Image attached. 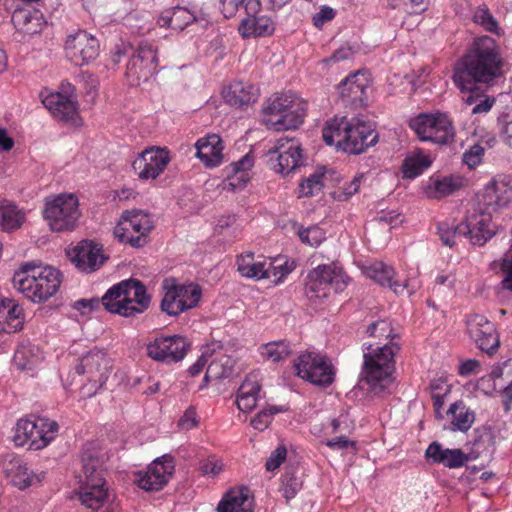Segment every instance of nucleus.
<instances>
[{"instance_id": "24", "label": "nucleus", "mask_w": 512, "mask_h": 512, "mask_svg": "<svg viewBox=\"0 0 512 512\" xmlns=\"http://www.w3.org/2000/svg\"><path fill=\"white\" fill-rule=\"evenodd\" d=\"M424 458L430 465H442L449 469L461 468L469 461L468 455L461 449L446 448L438 441L428 445Z\"/></svg>"}, {"instance_id": "62", "label": "nucleus", "mask_w": 512, "mask_h": 512, "mask_svg": "<svg viewBox=\"0 0 512 512\" xmlns=\"http://www.w3.org/2000/svg\"><path fill=\"white\" fill-rule=\"evenodd\" d=\"M301 486V482L295 476L284 475L281 480L280 491L286 500H290L296 496Z\"/></svg>"}, {"instance_id": "1", "label": "nucleus", "mask_w": 512, "mask_h": 512, "mask_svg": "<svg viewBox=\"0 0 512 512\" xmlns=\"http://www.w3.org/2000/svg\"><path fill=\"white\" fill-rule=\"evenodd\" d=\"M367 334L379 340H389L383 345L364 344L362 380L372 393L380 394L393 384L394 357L399 347L393 342L394 329L388 320L381 319L371 323Z\"/></svg>"}, {"instance_id": "33", "label": "nucleus", "mask_w": 512, "mask_h": 512, "mask_svg": "<svg viewBox=\"0 0 512 512\" xmlns=\"http://www.w3.org/2000/svg\"><path fill=\"white\" fill-rule=\"evenodd\" d=\"M107 312L128 317V279L110 287L101 298Z\"/></svg>"}, {"instance_id": "52", "label": "nucleus", "mask_w": 512, "mask_h": 512, "mask_svg": "<svg viewBox=\"0 0 512 512\" xmlns=\"http://www.w3.org/2000/svg\"><path fill=\"white\" fill-rule=\"evenodd\" d=\"M23 219V213L14 204L2 203L0 205V228L3 231L19 228Z\"/></svg>"}, {"instance_id": "18", "label": "nucleus", "mask_w": 512, "mask_h": 512, "mask_svg": "<svg viewBox=\"0 0 512 512\" xmlns=\"http://www.w3.org/2000/svg\"><path fill=\"white\" fill-rule=\"evenodd\" d=\"M190 347L189 341L181 335L156 338L147 346L150 358L167 364L184 359Z\"/></svg>"}, {"instance_id": "21", "label": "nucleus", "mask_w": 512, "mask_h": 512, "mask_svg": "<svg viewBox=\"0 0 512 512\" xmlns=\"http://www.w3.org/2000/svg\"><path fill=\"white\" fill-rule=\"evenodd\" d=\"M174 471V463L170 456L163 455L155 459L146 471L135 473V482L146 491H158L169 481Z\"/></svg>"}, {"instance_id": "39", "label": "nucleus", "mask_w": 512, "mask_h": 512, "mask_svg": "<svg viewBox=\"0 0 512 512\" xmlns=\"http://www.w3.org/2000/svg\"><path fill=\"white\" fill-rule=\"evenodd\" d=\"M450 420V430L467 432L475 421V414L463 401H456L447 410Z\"/></svg>"}, {"instance_id": "48", "label": "nucleus", "mask_w": 512, "mask_h": 512, "mask_svg": "<svg viewBox=\"0 0 512 512\" xmlns=\"http://www.w3.org/2000/svg\"><path fill=\"white\" fill-rule=\"evenodd\" d=\"M219 10L225 18L235 17L238 13H259V0H219Z\"/></svg>"}, {"instance_id": "3", "label": "nucleus", "mask_w": 512, "mask_h": 512, "mask_svg": "<svg viewBox=\"0 0 512 512\" xmlns=\"http://www.w3.org/2000/svg\"><path fill=\"white\" fill-rule=\"evenodd\" d=\"M322 136L327 145L349 154H360L378 140L373 125L360 117H334L325 124Z\"/></svg>"}, {"instance_id": "44", "label": "nucleus", "mask_w": 512, "mask_h": 512, "mask_svg": "<svg viewBox=\"0 0 512 512\" xmlns=\"http://www.w3.org/2000/svg\"><path fill=\"white\" fill-rule=\"evenodd\" d=\"M43 359L38 346L29 341L21 342L14 353V364L19 370H30Z\"/></svg>"}, {"instance_id": "19", "label": "nucleus", "mask_w": 512, "mask_h": 512, "mask_svg": "<svg viewBox=\"0 0 512 512\" xmlns=\"http://www.w3.org/2000/svg\"><path fill=\"white\" fill-rule=\"evenodd\" d=\"M99 51V41L84 30L69 35L65 42L66 55L75 65L89 64L98 57Z\"/></svg>"}, {"instance_id": "14", "label": "nucleus", "mask_w": 512, "mask_h": 512, "mask_svg": "<svg viewBox=\"0 0 512 512\" xmlns=\"http://www.w3.org/2000/svg\"><path fill=\"white\" fill-rule=\"evenodd\" d=\"M478 206L495 212L512 203V177L499 174L489 180L476 194Z\"/></svg>"}, {"instance_id": "55", "label": "nucleus", "mask_w": 512, "mask_h": 512, "mask_svg": "<svg viewBox=\"0 0 512 512\" xmlns=\"http://www.w3.org/2000/svg\"><path fill=\"white\" fill-rule=\"evenodd\" d=\"M297 234L302 243L315 247L326 239L325 231L317 225L299 228Z\"/></svg>"}, {"instance_id": "64", "label": "nucleus", "mask_w": 512, "mask_h": 512, "mask_svg": "<svg viewBox=\"0 0 512 512\" xmlns=\"http://www.w3.org/2000/svg\"><path fill=\"white\" fill-rule=\"evenodd\" d=\"M224 469V464L221 459L216 456H209L201 465L200 470L205 476L215 477Z\"/></svg>"}, {"instance_id": "31", "label": "nucleus", "mask_w": 512, "mask_h": 512, "mask_svg": "<svg viewBox=\"0 0 512 512\" xmlns=\"http://www.w3.org/2000/svg\"><path fill=\"white\" fill-rule=\"evenodd\" d=\"M258 14H245L238 27V32L243 38L267 37L274 33V21L266 15Z\"/></svg>"}, {"instance_id": "35", "label": "nucleus", "mask_w": 512, "mask_h": 512, "mask_svg": "<svg viewBox=\"0 0 512 512\" xmlns=\"http://www.w3.org/2000/svg\"><path fill=\"white\" fill-rule=\"evenodd\" d=\"M254 166V156L251 153L245 154L238 161L228 167V187L235 191L246 186L250 180V171Z\"/></svg>"}, {"instance_id": "25", "label": "nucleus", "mask_w": 512, "mask_h": 512, "mask_svg": "<svg viewBox=\"0 0 512 512\" xmlns=\"http://www.w3.org/2000/svg\"><path fill=\"white\" fill-rule=\"evenodd\" d=\"M11 21L19 33L28 36L40 33L46 24L43 13L29 4L16 7Z\"/></svg>"}, {"instance_id": "45", "label": "nucleus", "mask_w": 512, "mask_h": 512, "mask_svg": "<svg viewBox=\"0 0 512 512\" xmlns=\"http://www.w3.org/2000/svg\"><path fill=\"white\" fill-rule=\"evenodd\" d=\"M239 273L252 279H265L266 258L255 257L253 253L242 254L237 259Z\"/></svg>"}, {"instance_id": "37", "label": "nucleus", "mask_w": 512, "mask_h": 512, "mask_svg": "<svg viewBox=\"0 0 512 512\" xmlns=\"http://www.w3.org/2000/svg\"><path fill=\"white\" fill-rule=\"evenodd\" d=\"M260 392L259 374L250 373L242 382L237 393V406L243 412L255 408Z\"/></svg>"}, {"instance_id": "6", "label": "nucleus", "mask_w": 512, "mask_h": 512, "mask_svg": "<svg viewBox=\"0 0 512 512\" xmlns=\"http://www.w3.org/2000/svg\"><path fill=\"white\" fill-rule=\"evenodd\" d=\"M112 366V359L100 349H92L80 358L75 371L79 376L85 378V382L81 386L83 397L94 396L104 386Z\"/></svg>"}, {"instance_id": "20", "label": "nucleus", "mask_w": 512, "mask_h": 512, "mask_svg": "<svg viewBox=\"0 0 512 512\" xmlns=\"http://www.w3.org/2000/svg\"><path fill=\"white\" fill-rule=\"evenodd\" d=\"M364 274L379 285L389 287L396 294H402L406 290L409 295H412L420 288L416 273H413L404 281L394 280V269L382 262L372 263L365 268Z\"/></svg>"}, {"instance_id": "42", "label": "nucleus", "mask_w": 512, "mask_h": 512, "mask_svg": "<svg viewBox=\"0 0 512 512\" xmlns=\"http://www.w3.org/2000/svg\"><path fill=\"white\" fill-rule=\"evenodd\" d=\"M432 164L431 157L422 150H415L408 153L402 163L401 171L403 178L414 179L420 176L424 170Z\"/></svg>"}, {"instance_id": "51", "label": "nucleus", "mask_w": 512, "mask_h": 512, "mask_svg": "<svg viewBox=\"0 0 512 512\" xmlns=\"http://www.w3.org/2000/svg\"><path fill=\"white\" fill-rule=\"evenodd\" d=\"M325 183V169L317 168L312 174L304 178L298 188L299 197H312L321 192Z\"/></svg>"}, {"instance_id": "58", "label": "nucleus", "mask_w": 512, "mask_h": 512, "mask_svg": "<svg viewBox=\"0 0 512 512\" xmlns=\"http://www.w3.org/2000/svg\"><path fill=\"white\" fill-rule=\"evenodd\" d=\"M363 175H356L353 180L349 183H345L343 186L337 188L332 193V197L337 201H346L355 193L358 192Z\"/></svg>"}, {"instance_id": "61", "label": "nucleus", "mask_w": 512, "mask_h": 512, "mask_svg": "<svg viewBox=\"0 0 512 512\" xmlns=\"http://www.w3.org/2000/svg\"><path fill=\"white\" fill-rule=\"evenodd\" d=\"M500 136L503 141L512 147V106L507 108L498 118Z\"/></svg>"}, {"instance_id": "29", "label": "nucleus", "mask_w": 512, "mask_h": 512, "mask_svg": "<svg viewBox=\"0 0 512 512\" xmlns=\"http://www.w3.org/2000/svg\"><path fill=\"white\" fill-rule=\"evenodd\" d=\"M462 186V178L454 175L433 174L422 183L423 194L429 199L448 196Z\"/></svg>"}, {"instance_id": "56", "label": "nucleus", "mask_w": 512, "mask_h": 512, "mask_svg": "<svg viewBox=\"0 0 512 512\" xmlns=\"http://www.w3.org/2000/svg\"><path fill=\"white\" fill-rule=\"evenodd\" d=\"M438 233L443 244L448 247L455 246L457 239L464 237L463 233L460 232V224L451 225L447 222L440 223L438 225Z\"/></svg>"}, {"instance_id": "49", "label": "nucleus", "mask_w": 512, "mask_h": 512, "mask_svg": "<svg viewBox=\"0 0 512 512\" xmlns=\"http://www.w3.org/2000/svg\"><path fill=\"white\" fill-rule=\"evenodd\" d=\"M130 317L136 314L144 313L151 304V295L146 287L137 279L130 278Z\"/></svg>"}, {"instance_id": "17", "label": "nucleus", "mask_w": 512, "mask_h": 512, "mask_svg": "<svg viewBox=\"0 0 512 512\" xmlns=\"http://www.w3.org/2000/svg\"><path fill=\"white\" fill-rule=\"evenodd\" d=\"M171 161L167 149L151 147L142 151L133 161L132 167L141 181L157 179Z\"/></svg>"}, {"instance_id": "30", "label": "nucleus", "mask_w": 512, "mask_h": 512, "mask_svg": "<svg viewBox=\"0 0 512 512\" xmlns=\"http://www.w3.org/2000/svg\"><path fill=\"white\" fill-rule=\"evenodd\" d=\"M42 103L59 121H74L78 116L77 102L62 93H49L43 97Z\"/></svg>"}, {"instance_id": "47", "label": "nucleus", "mask_w": 512, "mask_h": 512, "mask_svg": "<svg viewBox=\"0 0 512 512\" xmlns=\"http://www.w3.org/2000/svg\"><path fill=\"white\" fill-rule=\"evenodd\" d=\"M353 423L347 414H340L336 418L328 420L326 423L314 425L311 429L312 433L318 437H330L332 435H344L351 431Z\"/></svg>"}, {"instance_id": "40", "label": "nucleus", "mask_w": 512, "mask_h": 512, "mask_svg": "<svg viewBox=\"0 0 512 512\" xmlns=\"http://www.w3.org/2000/svg\"><path fill=\"white\" fill-rule=\"evenodd\" d=\"M224 97L230 104L242 107L257 101L259 88L253 84L235 82L225 92Z\"/></svg>"}, {"instance_id": "12", "label": "nucleus", "mask_w": 512, "mask_h": 512, "mask_svg": "<svg viewBox=\"0 0 512 512\" xmlns=\"http://www.w3.org/2000/svg\"><path fill=\"white\" fill-rule=\"evenodd\" d=\"M266 156L270 169L282 176L288 175L303 163L302 146L295 138L277 139Z\"/></svg>"}, {"instance_id": "53", "label": "nucleus", "mask_w": 512, "mask_h": 512, "mask_svg": "<svg viewBox=\"0 0 512 512\" xmlns=\"http://www.w3.org/2000/svg\"><path fill=\"white\" fill-rule=\"evenodd\" d=\"M157 56L152 44L141 43L136 55L133 56V66L139 65L141 69H147L150 73L155 70Z\"/></svg>"}, {"instance_id": "11", "label": "nucleus", "mask_w": 512, "mask_h": 512, "mask_svg": "<svg viewBox=\"0 0 512 512\" xmlns=\"http://www.w3.org/2000/svg\"><path fill=\"white\" fill-rule=\"evenodd\" d=\"M163 289L161 310L173 317L196 308L202 298V288L195 283L176 284L165 280Z\"/></svg>"}, {"instance_id": "8", "label": "nucleus", "mask_w": 512, "mask_h": 512, "mask_svg": "<svg viewBox=\"0 0 512 512\" xmlns=\"http://www.w3.org/2000/svg\"><path fill=\"white\" fill-rule=\"evenodd\" d=\"M58 429V423L47 418L20 419L16 424L13 439L18 446L29 445L30 449L39 450L56 437Z\"/></svg>"}, {"instance_id": "27", "label": "nucleus", "mask_w": 512, "mask_h": 512, "mask_svg": "<svg viewBox=\"0 0 512 512\" xmlns=\"http://www.w3.org/2000/svg\"><path fill=\"white\" fill-rule=\"evenodd\" d=\"M195 156L207 168H214L222 164L224 159V144L218 134H208L199 138L195 143Z\"/></svg>"}, {"instance_id": "15", "label": "nucleus", "mask_w": 512, "mask_h": 512, "mask_svg": "<svg viewBox=\"0 0 512 512\" xmlns=\"http://www.w3.org/2000/svg\"><path fill=\"white\" fill-rule=\"evenodd\" d=\"M66 254L74 266L85 273L95 272L107 260L103 253V246L89 239L82 240L75 246L68 248Z\"/></svg>"}, {"instance_id": "32", "label": "nucleus", "mask_w": 512, "mask_h": 512, "mask_svg": "<svg viewBox=\"0 0 512 512\" xmlns=\"http://www.w3.org/2000/svg\"><path fill=\"white\" fill-rule=\"evenodd\" d=\"M4 471L11 482L19 489H25L35 482L40 483L44 478L45 473L39 475L33 474L27 467V464L20 457L13 456L5 462Z\"/></svg>"}, {"instance_id": "38", "label": "nucleus", "mask_w": 512, "mask_h": 512, "mask_svg": "<svg viewBox=\"0 0 512 512\" xmlns=\"http://www.w3.org/2000/svg\"><path fill=\"white\" fill-rule=\"evenodd\" d=\"M285 112L280 118L274 122L270 120V130L283 131L298 128L302 122L306 112V103L299 98Z\"/></svg>"}, {"instance_id": "54", "label": "nucleus", "mask_w": 512, "mask_h": 512, "mask_svg": "<svg viewBox=\"0 0 512 512\" xmlns=\"http://www.w3.org/2000/svg\"><path fill=\"white\" fill-rule=\"evenodd\" d=\"M432 399L437 413V417H440V410L443 408L446 396L450 392V385L447 381L439 378L431 383Z\"/></svg>"}, {"instance_id": "10", "label": "nucleus", "mask_w": 512, "mask_h": 512, "mask_svg": "<svg viewBox=\"0 0 512 512\" xmlns=\"http://www.w3.org/2000/svg\"><path fill=\"white\" fill-rule=\"evenodd\" d=\"M409 126L422 141L447 144L455 137L451 119L440 111L421 113L409 121Z\"/></svg>"}, {"instance_id": "5", "label": "nucleus", "mask_w": 512, "mask_h": 512, "mask_svg": "<svg viewBox=\"0 0 512 512\" xmlns=\"http://www.w3.org/2000/svg\"><path fill=\"white\" fill-rule=\"evenodd\" d=\"M82 470L78 474L79 499L83 505L98 510L107 498L103 477L104 461L98 451L84 449L81 455Z\"/></svg>"}, {"instance_id": "22", "label": "nucleus", "mask_w": 512, "mask_h": 512, "mask_svg": "<svg viewBox=\"0 0 512 512\" xmlns=\"http://www.w3.org/2000/svg\"><path fill=\"white\" fill-rule=\"evenodd\" d=\"M466 333L483 351L491 353L499 345L495 326L484 315L470 313L465 317Z\"/></svg>"}, {"instance_id": "4", "label": "nucleus", "mask_w": 512, "mask_h": 512, "mask_svg": "<svg viewBox=\"0 0 512 512\" xmlns=\"http://www.w3.org/2000/svg\"><path fill=\"white\" fill-rule=\"evenodd\" d=\"M14 287L33 302L52 297L61 284V273L54 267L26 263L13 276Z\"/></svg>"}, {"instance_id": "50", "label": "nucleus", "mask_w": 512, "mask_h": 512, "mask_svg": "<svg viewBox=\"0 0 512 512\" xmlns=\"http://www.w3.org/2000/svg\"><path fill=\"white\" fill-rule=\"evenodd\" d=\"M290 343L286 340L271 341L259 348V353L267 361L280 362L291 354Z\"/></svg>"}, {"instance_id": "36", "label": "nucleus", "mask_w": 512, "mask_h": 512, "mask_svg": "<svg viewBox=\"0 0 512 512\" xmlns=\"http://www.w3.org/2000/svg\"><path fill=\"white\" fill-rule=\"evenodd\" d=\"M22 309L13 299L0 301V331L14 333L22 329Z\"/></svg>"}, {"instance_id": "63", "label": "nucleus", "mask_w": 512, "mask_h": 512, "mask_svg": "<svg viewBox=\"0 0 512 512\" xmlns=\"http://www.w3.org/2000/svg\"><path fill=\"white\" fill-rule=\"evenodd\" d=\"M500 268L503 273L501 286L504 290L512 292V253L504 254Z\"/></svg>"}, {"instance_id": "43", "label": "nucleus", "mask_w": 512, "mask_h": 512, "mask_svg": "<svg viewBox=\"0 0 512 512\" xmlns=\"http://www.w3.org/2000/svg\"><path fill=\"white\" fill-rule=\"evenodd\" d=\"M217 510L218 512H252V500L247 491L233 489L224 495Z\"/></svg>"}, {"instance_id": "57", "label": "nucleus", "mask_w": 512, "mask_h": 512, "mask_svg": "<svg viewBox=\"0 0 512 512\" xmlns=\"http://www.w3.org/2000/svg\"><path fill=\"white\" fill-rule=\"evenodd\" d=\"M473 20L487 31L497 32L498 30V23L486 5H481L475 10Z\"/></svg>"}, {"instance_id": "41", "label": "nucleus", "mask_w": 512, "mask_h": 512, "mask_svg": "<svg viewBox=\"0 0 512 512\" xmlns=\"http://www.w3.org/2000/svg\"><path fill=\"white\" fill-rule=\"evenodd\" d=\"M496 144V138L492 134H485L480 139L469 146L462 155L463 163L469 169H475L482 162L487 149H491Z\"/></svg>"}, {"instance_id": "23", "label": "nucleus", "mask_w": 512, "mask_h": 512, "mask_svg": "<svg viewBox=\"0 0 512 512\" xmlns=\"http://www.w3.org/2000/svg\"><path fill=\"white\" fill-rule=\"evenodd\" d=\"M204 356L208 357L209 361L204 377L205 381L230 376L235 365V359L220 342L207 344L204 347Z\"/></svg>"}, {"instance_id": "59", "label": "nucleus", "mask_w": 512, "mask_h": 512, "mask_svg": "<svg viewBox=\"0 0 512 512\" xmlns=\"http://www.w3.org/2000/svg\"><path fill=\"white\" fill-rule=\"evenodd\" d=\"M172 13L174 30H183L196 19L194 13L185 7H174L172 8Z\"/></svg>"}, {"instance_id": "46", "label": "nucleus", "mask_w": 512, "mask_h": 512, "mask_svg": "<svg viewBox=\"0 0 512 512\" xmlns=\"http://www.w3.org/2000/svg\"><path fill=\"white\" fill-rule=\"evenodd\" d=\"M295 265L286 256L266 258L265 279L275 284L282 283L285 278L294 270Z\"/></svg>"}, {"instance_id": "16", "label": "nucleus", "mask_w": 512, "mask_h": 512, "mask_svg": "<svg viewBox=\"0 0 512 512\" xmlns=\"http://www.w3.org/2000/svg\"><path fill=\"white\" fill-rule=\"evenodd\" d=\"M491 212L479 206V211H467L464 221L460 223V232L473 245L482 246L495 235Z\"/></svg>"}, {"instance_id": "9", "label": "nucleus", "mask_w": 512, "mask_h": 512, "mask_svg": "<svg viewBox=\"0 0 512 512\" xmlns=\"http://www.w3.org/2000/svg\"><path fill=\"white\" fill-rule=\"evenodd\" d=\"M348 283V277L336 264L318 265L306 277L305 295L311 302L328 296L329 287L342 291Z\"/></svg>"}, {"instance_id": "28", "label": "nucleus", "mask_w": 512, "mask_h": 512, "mask_svg": "<svg viewBox=\"0 0 512 512\" xmlns=\"http://www.w3.org/2000/svg\"><path fill=\"white\" fill-rule=\"evenodd\" d=\"M155 227L154 217L144 210L130 211V246L141 248L150 239V234Z\"/></svg>"}, {"instance_id": "60", "label": "nucleus", "mask_w": 512, "mask_h": 512, "mask_svg": "<svg viewBox=\"0 0 512 512\" xmlns=\"http://www.w3.org/2000/svg\"><path fill=\"white\" fill-rule=\"evenodd\" d=\"M283 409L277 406H272L267 409L261 410L252 420L251 425L254 429L263 431L272 421L275 414L282 412Z\"/></svg>"}, {"instance_id": "13", "label": "nucleus", "mask_w": 512, "mask_h": 512, "mask_svg": "<svg viewBox=\"0 0 512 512\" xmlns=\"http://www.w3.org/2000/svg\"><path fill=\"white\" fill-rule=\"evenodd\" d=\"M294 367L297 375L318 386H328L334 381L335 371L331 360L326 356L307 351L298 356Z\"/></svg>"}, {"instance_id": "2", "label": "nucleus", "mask_w": 512, "mask_h": 512, "mask_svg": "<svg viewBox=\"0 0 512 512\" xmlns=\"http://www.w3.org/2000/svg\"><path fill=\"white\" fill-rule=\"evenodd\" d=\"M503 57L496 40L481 36L457 62L453 81L461 91H471L476 83H489L502 74Z\"/></svg>"}, {"instance_id": "26", "label": "nucleus", "mask_w": 512, "mask_h": 512, "mask_svg": "<svg viewBox=\"0 0 512 512\" xmlns=\"http://www.w3.org/2000/svg\"><path fill=\"white\" fill-rule=\"evenodd\" d=\"M369 81L361 72L347 76L338 85L340 97L348 104L366 105L368 101Z\"/></svg>"}, {"instance_id": "34", "label": "nucleus", "mask_w": 512, "mask_h": 512, "mask_svg": "<svg viewBox=\"0 0 512 512\" xmlns=\"http://www.w3.org/2000/svg\"><path fill=\"white\" fill-rule=\"evenodd\" d=\"M298 99L299 97L292 92L279 93L270 97L262 110L263 124L270 129V120L275 122L283 115L284 110Z\"/></svg>"}, {"instance_id": "7", "label": "nucleus", "mask_w": 512, "mask_h": 512, "mask_svg": "<svg viewBox=\"0 0 512 512\" xmlns=\"http://www.w3.org/2000/svg\"><path fill=\"white\" fill-rule=\"evenodd\" d=\"M43 215L52 231H72L81 215L78 199L73 194H59L47 198Z\"/></svg>"}]
</instances>
